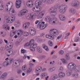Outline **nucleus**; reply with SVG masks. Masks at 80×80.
I'll use <instances>...</instances> for the list:
<instances>
[{
  "label": "nucleus",
  "mask_w": 80,
  "mask_h": 80,
  "mask_svg": "<svg viewBox=\"0 0 80 80\" xmlns=\"http://www.w3.org/2000/svg\"><path fill=\"white\" fill-rule=\"evenodd\" d=\"M29 45H30V44L29 43V42H28V43H26L24 45L25 47H28V46H29Z\"/></svg>",
  "instance_id": "57"
},
{
  "label": "nucleus",
  "mask_w": 80,
  "mask_h": 80,
  "mask_svg": "<svg viewBox=\"0 0 80 80\" xmlns=\"http://www.w3.org/2000/svg\"><path fill=\"white\" fill-rule=\"evenodd\" d=\"M67 10V6L65 5H61L59 8V11L61 13H65Z\"/></svg>",
  "instance_id": "2"
},
{
  "label": "nucleus",
  "mask_w": 80,
  "mask_h": 80,
  "mask_svg": "<svg viewBox=\"0 0 80 80\" xmlns=\"http://www.w3.org/2000/svg\"><path fill=\"white\" fill-rule=\"evenodd\" d=\"M68 69V70L66 71V74L68 76H70L72 74V70H72V69Z\"/></svg>",
  "instance_id": "18"
},
{
  "label": "nucleus",
  "mask_w": 80,
  "mask_h": 80,
  "mask_svg": "<svg viewBox=\"0 0 80 80\" xmlns=\"http://www.w3.org/2000/svg\"><path fill=\"white\" fill-rule=\"evenodd\" d=\"M16 4L21 5L22 4V1H21V0H17L16 2Z\"/></svg>",
  "instance_id": "42"
},
{
  "label": "nucleus",
  "mask_w": 80,
  "mask_h": 80,
  "mask_svg": "<svg viewBox=\"0 0 80 80\" xmlns=\"http://www.w3.org/2000/svg\"><path fill=\"white\" fill-rule=\"evenodd\" d=\"M31 71H32V68H29L27 69V72L28 73H30V72H31Z\"/></svg>",
  "instance_id": "54"
},
{
  "label": "nucleus",
  "mask_w": 80,
  "mask_h": 80,
  "mask_svg": "<svg viewBox=\"0 0 80 80\" xmlns=\"http://www.w3.org/2000/svg\"><path fill=\"white\" fill-rule=\"evenodd\" d=\"M48 71L50 72H53L52 68H50L49 69Z\"/></svg>",
  "instance_id": "61"
},
{
  "label": "nucleus",
  "mask_w": 80,
  "mask_h": 80,
  "mask_svg": "<svg viewBox=\"0 0 80 80\" xmlns=\"http://www.w3.org/2000/svg\"><path fill=\"white\" fill-rule=\"evenodd\" d=\"M58 75L59 77H63L65 75V74L64 72H60L58 74Z\"/></svg>",
  "instance_id": "29"
},
{
  "label": "nucleus",
  "mask_w": 80,
  "mask_h": 80,
  "mask_svg": "<svg viewBox=\"0 0 80 80\" xmlns=\"http://www.w3.org/2000/svg\"><path fill=\"white\" fill-rule=\"evenodd\" d=\"M34 43V40H33V39L31 40L29 42V45L31 46L33 45V44Z\"/></svg>",
  "instance_id": "38"
},
{
  "label": "nucleus",
  "mask_w": 80,
  "mask_h": 80,
  "mask_svg": "<svg viewBox=\"0 0 80 80\" xmlns=\"http://www.w3.org/2000/svg\"><path fill=\"white\" fill-rule=\"evenodd\" d=\"M16 34V32L14 31H12L10 33V36L11 37H13Z\"/></svg>",
  "instance_id": "27"
},
{
  "label": "nucleus",
  "mask_w": 80,
  "mask_h": 80,
  "mask_svg": "<svg viewBox=\"0 0 80 80\" xmlns=\"http://www.w3.org/2000/svg\"><path fill=\"white\" fill-rule=\"evenodd\" d=\"M31 46H32L34 48H35L37 47V44L34 43Z\"/></svg>",
  "instance_id": "50"
},
{
  "label": "nucleus",
  "mask_w": 80,
  "mask_h": 80,
  "mask_svg": "<svg viewBox=\"0 0 80 80\" xmlns=\"http://www.w3.org/2000/svg\"><path fill=\"white\" fill-rule=\"evenodd\" d=\"M50 19H51V18L50 17V16H47L45 18V20L46 21V22H50Z\"/></svg>",
  "instance_id": "30"
},
{
  "label": "nucleus",
  "mask_w": 80,
  "mask_h": 80,
  "mask_svg": "<svg viewBox=\"0 0 80 80\" xmlns=\"http://www.w3.org/2000/svg\"><path fill=\"white\" fill-rule=\"evenodd\" d=\"M78 40H79V38H77L75 39V42H78Z\"/></svg>",
  "instance_id": "60"
},
{
  "label": "nucleus",
  "mask_w": 80,
  "mask_h": 80,
  "mask_svg": "<svg viewBox=\"0 0 80 80\" xmlns=\"http://www.w3.org/2000/svg\"><path fill=\"white\" fill-rule=\"evenodd\" d=\"M42 9V8L40 7H35L32 8V11L34 12H39Z\"/></svg>",
  "instance_id": "8"
},
{
  "label": "nucleus",
  "mask_w": 80,
  "mask_h": 80,
  "mask_svg": "<svg viewBox=\"0 0 80 80\" xmlns=\"http://www.w3.org/2000/svg\"><path fill=\"white\" fill-rule=\"evenodd\" d=\"M71 5L72 7H78L80 5V2L78 1H74L71 3Z\"/></svg>",
  "instance_id": "10"
},
{
  "label": "nucleus",
  "mask_w": 80,
  "mask_h": 80,
  "mask_svg": "<svg viewBox=\"0 0 80 80\" xmlns=\"http://www.w3.org/2000/svg\"><path fill=\"white\" fill-rule=\"evenodd\" d=\"M22 72V71L21 69H19L17 70V72L19 74H20V73H21Z\"/></svg>",
  "instance_id": "53"
},
{
  "label": "nucleus",
  "mask_w": 80,
  "mask_h": 80,
  "mask_svg": "<svg viewBox=\"0 0 80 80\" xmlns=\"http://www.w3.org/2000/svg\"><path fill=\"white\" fill-rule=\"evenodd\" d=\"M45 13V11H42L40 12L39 16V18H42V16L44 15Z\"/></svg>",
  "instance_id": "26"
},
{
  "label": "nucleus",
  "mask_w": 80,
  "mask_h": 80,
  "mask_svg": "<svg viewBox=\"0 0 80 80\" xmlns=\"http://www.w3.org/2000/svg\"><path fill=\"white\" fill-rule=\"evenodd\" d=\"M15 19V17H7L6 19L7 22V23H12L13 22H14Z\"/></svg>",
  "instance_id": "5"
},
{
  "label": "nucleus",
  "mask_w": 80,
  "mask_h": 80,
  "mask_svg": "<svg viewBox=\"0 0 80 80\" xmlns=\"http://www.w3.org/2000/svg\"><path fill=\"white\" fill-rule=\"evenodd\" d=\"M11 45H9V47L10 48L8 49V53H10L11 54H13V49H12V48L13 47V43L12 42H11Z\"/></svg>",
  "instance_id": "12"
},
{
  "label": "nucleus",
  "mask_w": 80,
  "mask_h": 80,
  "mask_svg": "<svg viewBox=\"0 0 80 80\" xmlns=\"http://www.w3.org/2000/svg\"><path fill=\"white\" fill-rule=\"evenodd\" d=\"M39 15H40L39 13L38 12H36L35 13V16H37V17H38V18H40V17H39Z\"/></svg>",
  "instance_id": "52"
},
{
  "label": "nucleus",
  "mask_w": 80,
  "mask_h": 80,
  "mask_svg": "<svg viewBox=\"0 0 80 80\" xmlns=\"http://www.w3.org/2000/svg\"><path fill=\"white\" fill-rule=\"evenodd\" d=\"M49 11L51 12V13H56L57 12V8H52L49 9Z\"/></svg>",
  "instance_id": "21"
},
{
  "label": "nucleus",
  "mask_w": 80,
  "mask_h": 80,
  "mask_svg": "<svg viewBox=\"0 0 80 80\" xmlns=\"http://www.w3.org/2000/svg\"><path fill=\"white\" fill-rule=\"evenodd\" d=\"M50 21L52 24H57L58 23V21L56 18H51Z\"/></svg>",
  "instance_id": "9"
},
{
  "label": "nucleus",
  "mask_w": 80,
  "mask_h": 80,
  "mask_svg": "<svg viewBox=\"0 0 80 80\" xmlns=\"http://www.w3.org/2000/svg\"><path fill=\"white\" fill-rule=\"evenodd\" d=\"M39 22V20H37L35 22V24L36 25H37V24H38V23Z\"/></svg>",
  "instance_id": "64"
},
{
  "label": "nucleus",
  "mask_w": 80,
  "mask_h": 80,
  "mask_svg": "<svg viewBox=\"0 0 80 80\" xmlns=\"http://www.w3.org/2000/svg\"><path fill=\"white\" fill-rule=\"evenodd\" d=\"M9 10L8 11L10 15H15L17 14V12L15 11V10L13 8H10Z\"/></svg>",
  "instance_id": "7"
},
{
  "label": "nucleus",
  "mask_w": 80,
  "mask_h": 80,
  "mask_svg": "<svg viewBox=\"0 0 80 80\" xmlns=\"http://www.w3.org/2000/svg\"><path fill=\"white\" fill-rule=\"evenodd\" d=\"M58 77V76L57 74H54L52 75L51 77V80H55Z\"/></svg>",
  "instance_id": "23"
},
{
  "label": "nucleus",
  "mask_w": 80,
  "mask_h": 80,
  "mask_svg": "<svg viewBox=\"0 0 80 80\" xmlns=\"http://www.w3.org/2000/svg\"><path fill=\"white\" fill-rule=\"evenodd\" d=\"M59 18L61 20H65V17L63 14H59L58 15Z\"/></svg>",
  "instance_id": "17"
},
{
  "label": "nucleus",
  "mask_w": 80,
  "mask_h": 80,
  "mask_svg": "<svg viewBox=\"0 0 80 80\" xmlns=\"http://www.w3.org/2000/svg\"><path fill=\"white\" fill-rule=\"evenodd\" d=\"M7 76V72H5L2 75L1 78H5Z\"/></svg>",
  "instance_id": "36"
},
{
  "label": "nucleus",
  "mask_w": 80,
  "mask_h": 80,
  "mask_svg": "<svg viewBox=\"0 0 80 80\" xmlns=\"http://www.w3.org/2000/svg\"><path fill=\"white\" fill-rule=\"evenodd\" d=\"M20 23L19 22H16V24H14V26L16 28L20 26Z\"/></svg>",
  "instance_id": "41"
},
{
  "label": "nucleus",
  "mask_w": 80,
  "mask_h": 80,
  "mask_svg": "<svg viewBox=\"0 0 80 80\" xmlns=\"http://www.w3.org/2000/svg\"><path fill=\"white\" fill-rule=\"evenodd\" d=\"M62 35H61L58 37L57 38V40H60V39L62 38Z\"/></svg>",
  "instance_id": "56"
},
{
  "label": "nucleus",
  "mask_w": 80,
  "mask_h": 80,
  "mask_svg": "<svg viewBox=\"0 0 80 80\" xmlns=\"http://www.w3.org/2000/svg\"><path fill=\"white\" fill-rule=\"evenodd\" d=\"M65 58L67 60H70V57L69 56V55H68V54H67L66 55Z\"/></svg>",
  "instance_id": "48"
},
{
  "label": "nucleus",
  "mask_w": 80,
  "mask_h": 80,
  "mask_svg": "<svg viewBox=\"0 0 80 80\" xmlns=\"http://www.w3.org/2000/svg\"><path fill=\"white\" fill-rule=\"evenodd\" d=\"M29 35L28 32H27L26 31H23V35L25 36V37H28Z\"/></svg>",
  "instance_id": "33"
},
{
  "label": "nucleus",
  "mask_w": 80,
  "mask_h": 80,
  "mask_svg": "<svg viewBox=\"0 0 80 80\" xmlns=\"http://www.w3.org/2000/svg\"><path fill=\"white\" fill-rule=\"evenodd\" d=\"M22 70H26L27 69V65H24L22 67Z\"/></svg>",
  "instance_id": "44"
},
{
  "label": "nucleus",
  "mask_w": 80,
  "mask_h": 80,
  "mask_svg": "<svg viewBox=\"0 0 80 80\" xmlns=\"http://www.w3.org/2000/svg\"><path fill=\"white\" fill-rule=\"evenodd\" d=\"M46 38H49L51 40H53L54 39V38L53 36H50V35H46Z\"/></svg>",
  "instance_id": "31"
},
{
  "label": "nucleus",
  "mask_w": 80,
  "mask_h": 80,
  "mask_svg": "<svg viewBox=\"0 0 80 80\" xmlns=\"http://www.w3.org/2000/svg\"><path fill=\"white\" fill-rule=\"evenodd\" d=\"M45 23L44 22H39V23L37 25L38 28H39L41 30H43L45 28H46L47 26V24H44Z\"/></svg>",
  "instance_id": "3"
},
{
  "label": "nucleus",
  "mask_w": 80,
  "mask_h": 80,
  "mask_svg": "<svg viewBox=\"0 0 80 80\" xmlns=\"http://www.w3.org/2000/svg\"><path fill=\"white\" fill-rule=\"evenodd\" d=\"M29 33L31 35H35L36 33L35 29H30L29 30Z\"/></svg>",
  "instance_id": "14"
},
{
  "label": "nucleus",
  "mask_w": 80,
  "mask_h": 80,
  "mask_svg": "<svg viewBox=\"0 0 80 80\" xmlns=\"http://www.w3.org/2000/svg\"><path fill=\"white\" fill-rule=\"evenodd\" d=\"M21 52L22 53H25L26 52L25 50L23 49H21Z\"/></svg>",
  "instance_id": "51"
},
{
  "label": "nucleus",
  "mask_w": 80,
  "mask_h": 80,
  "mask_svg": "<svg viewBox=\"0 0 80 80\" xmlns=\"http://www.w3.org/2000/svg\"><path fill=\"white\" fill-rule=\"evenodd\" d=\"M68 68L72 70H74L77 72H80V66H77L75 67V64L73 63H70L68 64Z\"/></svg>",
  "instance_id": "1"
},
{
  "label": "nucleus",
  "mask_w": 80,
  "mask_h": 80,
  "mask_svg": "<svg viewBox=\"0 0 80 80\" xmlns=\"http://www.w3.org/2000/svg\"><path fill=\"white\" fill-rule=\"evenodd\" d=\"M26 18L27 20H30V19H32L31 15H30V16H29V14H27L26 15Z\"/></svg>",
  "instance_id": "32"
},
{
  "label": "nucleus",
  "mask_w": 80,
  "mask_h": 80,
  "mask_svg": "<svg viewBox=\"0 0 80 80\" xmlns=\"http://www.w3.org/2000/svg\"><path fill=\"white\" fill-rule=\"evenodd\" d=\"M37 51L39 52V53H42V48L40 47H38L37 48Z\"/></svg>",
  "instance_id": "34"
},
{
  "label": "nucleus",
  "mask_w": 80,
  "mask_h": 80,
  "mask_svg": "<svg viewBox=\"0 0 80 80\" xmlns=\"http://www.w3.org/2000/svg\"><path fill=\"white\" fill-rule=\"evenodd\" d=\"M26 5L28 7L31 8L33 6V2L31 1H28L26 2Z\"/></svg>",
  "instance_id": "11"
},
{
  "label": "nucleus",
  "mask_w": 80,
  "mask_h": 80,
  "mask_svg": "<svg viewBox=\"0 0 80 80\" xmlns=\"http://www.w3.org/2000/svg\"><path fill=\"white\" fill-rule=\"evenodd\" d=\"M60 55H63V51L62 50L59 51Z\"/></svg>",
  "instance_id": "55"
},
{
  "label": "nucleus",
  "mask_w": 80,
  "mask_h": 80,
  "mask_svg": "<svg viewBox=\"0 0 80 80\" xmlns=\"http://www.w3.org/2000/svg\"><path fill=\"white\" fill-rule=\"evenodd\" d=\"M4 8V6L2 4V2L0 1V10H3Z\"/></svg>",
  "instance_id": "35"
},
{
  "label": "nucleus",
  "mask_w": 80,
  "mask_h": 80,
  "mask_svg": "<svg viewBox=\"0 0 80 80\" xmlns=\"http://www.w3.org/2000/svg\"><path fill=\"white\" fill-rule=\"evenodd\" d=\"M50 34L52 36H57L58 35V32L57 29H52L50 30Z\"/></svg>",
  "instance_id": "4"
},
{
  "label": "nucleus",
  "mask_w": 80,
  "mask_h": 80,
  "mask_svg": "<svg viewBox=\"0 0 80 80\" xmlns=\"http://www.w3.org/2000/svg\"><path fill=\"white\" fill-rule=\"evenodd\" d=\"M72 76L73 77L76 78V77H78V73H73Z\"/></svg>",
  "instance_id": "40"
},
{
  "label": "nucleus",
  "mask_w": 80,
  "mask_h": 80,
  "mask_svg": "<svg viewBox=\"0 0 80 80\" xmlns=\"http://www.w3.org/2000/svg\"><path fill=\"white\" fill-rule=\"evenodd\" d=\"M30 23L29 22H26L23 24V28L24 29H27L28 28V27H29V26H30Z\"/></svg>",
  "instance_id": "13"
},
{
  "label": "nucleus",
  "mask_w": 80,
  "mask_h": 80,
  "mask_svg": "<svg viewBox=\"0 0 80 80\" xmlns=\"http://www.w3.org/2000/svg\"><path fill=\"white\" fill-rule=\"evenodd\" d=\"M27 55L25 54L23 57V58L24 59H26V58H27Z\"/></svg>",
  "instance_id": "63"
},
{
  "label": "nucleus",
  "mask_w": 80,
  "mask_h": 80,
  "mask_svg": "<svg viewBox=\"0 0 80 80\" xmlns=\"http://www.w3.org/2000/svg\"><path fill=\"white\" fill-rule=\"evenodd\" d=\"M61 60L62 62L63 63H67V60L64 59H61Z\"/></svg>",
  "instance_id": "45"
},
{
  "label": "nucleus",
  "mask_w": 80,
  "mask_h": 80,
  "mask_svg": "<svg viewBox=\"0 0 80 80\" xmlns=\"http://www.w3.org/2000/svg\"><path fill=\"white\" fill-rule=\"evenodd\" d=\"M28 12V11L26 9H23L21 11V15H24L26 13Z\"/></svg>",
  "instance_id": "19"
},
{
  "label": "nucleus",
  "mask_w": 80,
  "mask_h": 80,
  "mask_svg": "<svg viewBox=\"0 0 80 80\" xmlns=\"http://www.w3.org/2000/svg\"><path fill=\"white\" fill-rule=\"evenodd\" d=\"M42 70V67H39L36 69L35 72L36 73H37L38 72H41Z\"/></svg>",
  "instance_id": "22"
},
{
  "label": "nucleus",
  "mask_w": 80,
  "mask_h": 80,
  "mask_svg": "<svg viewBox=\"0 0 80 80\" xmlns=\"http://www.w3.org/2000/svg\"><path fill=\"white\" fill-rule=\"evenodd\" d=\"M20 32H19L21 35H23V31L21 30H20Z\"/></svg>",
  "instance_id": "62"
},
{
  "label": "nucleus",
  "mask_w": 80,
  "mask_h": 80,
  "mask_svg": "<svg viewBox=\"0 0 80 80\" xmlns=\"http://www.w3.org/2000/svg\"><path fill=\"white\" fill-rule=\"evenodd\" d=\"M59 70L60 71H63V68L62 67H60L59 68Z\"/></svg>",
  "instance_id": "58"
},
{
  "label": "nucleus",
  "mask_w": 80,
  "mask_h": 80,
  "mask_svg": "<svg viewBox=\"0 0 80 80\" xmlns=\"http://www.w3.org/2000/svg\"><path fill=\"white\" fill-rule=\"evenodd\" d=\"M13 65H14V66H19V65H20L19 61L17 60H15L13 62Z\"/></svg>",
  "instance_id": "16"
},
{
  "label": "nucleus",
  "mask_w": 80,
  "mask_h": 80,
  "mask_svg": "<svg viewBox=\"0 0 80 80\" xmlns=\"http://www.w3.org/2000/svg\"><path fill=\"white\" fill-rule=\"evenodd\" d=\"M47 2L48 3H51L52 2V0H48Z\"/></svg>",
  "instance_id": "59"
},
{
  "label": "nucleus",
  "mask_w": 80,
  "mask_h": 80,
  "mask_svg": "<svg viewBox=\"0 0 80 80\" xmlns=\"http://www.w3.org/2000/svg\"><path fill=\"white\" fill-rule=\"evenodd\" d=\"M48 44L50 46V47H52L53 45V43H52V42L51 41H49L48 42Z\"/></svg>",
  "instance_id": "46"
},
{
  "label": "nucleus",
  "mask_w": 80,
  "mask_h": 80,
  "mask_svg": "<svg viewBox=\"0 0 80 80\" xmlns=\"http://www.w3.org/2000/svg\"><path fill=\"white\" fill-rule=\"evenodd\" d=\"M69 11L70 13H71L72 14H75L76 12V10L73 8H69Z\"/></svg>",
  "instance_id": "15"
},
{
  "label": "nucleus",
  "mask_w": 80,
  "mask_h": 80,
  "mask_svg": "<svg viewBox=\"0 0 80 80\" xmlns=\"http://www.w3.org/2000/svg\"><path fill=\"white\" fill-rule=\"evenodd\" d=\"M30 48V50H31L33 52V51H35V49L34 48H33V47H32V46H31Z\"/></svg>",
  "instance_id": "49"
},
{
  "label": "nucleus",
  "mask_w": 80,
  "mask_h": 80,
  "mask_svg": "<svg viewBox=\"0 0 80 80\" xmlns=\"http://www.w3.org/2000/svg\"><path fill=\"white\" fill-rule=\"evenodd\" d=\"M13 6V2H10L7 3L6 7V11H8V9L11 8Z\"/></svg>",
  "instance_id": "6"
},
{
  "label": "nucleus",
  "mask_w": 80,
  "mask_h": 80,
  "mask_svg": "<svg viewBox=\"0 0 80 80\" xmlns=\"http://www.w3.org/2000/svg\"><path fill=\"white\" fill-rule=\"evenodd\" d=\"M47 73H42L41 75V78H44L46 76H47Z\"/></svg>",
  "instance_id": "39"
},
{
  "label": "nucleus",
  "mask_w": 80,
  "mask_h": 80,
  "mask_svg": "<svg viewBox=\"0 0 80 80\" xmlns=\"http://www.w3.org/2000/svg\"><path fill=\"white\" fill-rule=\"evenodd\" d=\"M10 64H9L7 60L4 62L2 64V65L3 67H7V66H8Z\"/></svg>",
  "instance_id": "28"
},
{
  "label": "nucleus",
  "mask_w": 80,
  "mask_h": 80,
  "mask_svg": "<svg viewBox=\"0 0 80 80\" xmlns=\"http://www.w3.org/2000/svg\"><path fill=\"white\" fill-rule=\"evenodd\" d=\"M42 48L44 49L46 51H48L49 49H48V47L46 46V45L43 44L42 45Z\"/></svg>",
  "instance_id": "24"
},
{
  "label": "nucleus",
  "mask_w": 80,
  "mask_h": 80,
  "mask_svg": "<svg viewBox=\"0 0 80 80\" xmlns=\"http://www.w3.org/2000/svg\"><path fill=\"white\" fill-rule=\"evenodd\" d=\"M30 15H31V18H33V17H35V13L32 12L30 14Z\"/></svg>",
  "instance_id": "43"
},
{
  "label": "nucleus",
  "mask_w": 80,
  "mask_h": 80,
  "mask_svg": "<svg viewBox=\"0 0 80 80\" xmlns=\"http://www.w3.org/2000/svg\"><path fill=\"white\" fill-rule=\"evenodd\" d=\"M7 61L8 62L9 65H10L11 64H12L13 62V58L9 59Z\"/></svg>",
  "instance_id": "25"
},
{
  "label": "nucleus",
  "mask_w": 80,
  "mask_h": 80,
  "mask_svg": "<svg viewBox=\"0 0 80 80\" xmlns=\"http://www.w3.org/2000/svg\"><path fill=\"white\" fill-rule=\"evenodd\" d=\"M42 4V1L40 0H38L36 1L35 3L36 6H39Z\"/></svg>",
  "instance_id": "20"
},
{
  "label": "nucleus",
  "mask_w": 80,
  "mask_h": 80,
  "mask_svg": "<svg viewBox=\"0 0 80 80\" xmlns=\"http://www.w3.org/2000/svg\"><path fill=\"white\" fill-rule=\"evenodd\" d=\"M15 5H16V7L17 8H20L21 4H15Z\"/></svg>",
  "instance_id": "47"
},
{
  "label": "nucleus",
  "mask_w": 80,
  "mask_h": 80,
  "mask_svg": "<svg viewBox=\"0 0 80 80\" xmlns=\"http://www.w3.org/2000/svg\"><path fill=\"white\" fill-rule=\"evenodd\" d=\"M1 34L2 35V37H5L7 35L6 34V32L4 31H2L1 32Z\"/></svg>",
  "instance_id": "37"
}]
</instances>
